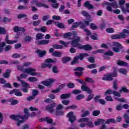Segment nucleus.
Wrapping results in <instances>:
<instances>
[{
	"instance_id": "17",
	"label": "nucleus",
	"mask_w": 129,
	"mask_h": 129,
	"mask_svg": "<svg viewBox=\"0 0 129 129\" xmlns=\"http://www.w3.org/2000/svg\"><path fill=\"white\" fill-rule=\"evenodd\" d=\"M116 62H117V65H118L119 66H125V67L128 66V63L125 61H123L120 60H118L116 61Z\"/></svg>"
},
{
	"instance_id": "64",
	"label": "nucleus",
	"mask_w": 129,
	"mask_h": 129,
	"mask_svg": "<svg viewBox=\"0 0 129 129\" xmlns=\"http://www.w3.org/2000/svg\"><path fill=\"white\" fill-rule=\"evenodd\" d=\"M52 72H53V73H55L57 74L59 72V71H58V68H57V66H53L52 68Z\"/></svg>"
},
{
	"instance_id": "62",
	"label": "nucleus",
	"mask_w": 129,
	"mask_h": 129,
	"mask_svg": "<svg viewBox=\"0 0 129 129\" xmlns=\"http://www.w3.org/2000/svg\"><path fill=\"white\" fill-rule=\"evenodd\" d=\"M40 31L42 32V33H45L47 31V27L46 26H42L41 28H39Z\"/></svg>"
},
{
	"instance_id": "45",
	"label": "nucleus",
	"mask_w": 129,
	"mask_h": 129,
	"mask_svg": "<svg viewBox=\"0 0 129 129\" xmlns=\"http://www.w3.org/2000/svg\"><path fill=\"white\" fill-rule=\"evenodd\" d=\"M82 15H83L84 17H86V18H90V15H89L88 13L85 11H82Z\"/></svg>"
},
{
	"instance_id": "10",
	"label": "nucleus",
	"mask_w": 129,
	"mask_h": 129,
	"mask_svg": "<svg viewBox=\"0 0 129 129\" xmlns=\"http://www.w3.org/2000/svg\"><path fill=\"white\" fill-rule=\"evenodd\" d=\"M17 68L18 70H19V71H22L23 72V73H30L31 71H35L34 70H33L32 69H25L23 68V67L17 66Z\"/></svg>"
},
{
	"instance_id": "50",
	"label": "nucleus",
	"mask_w": 129,
	"mask_h": 129,
	"mask_svg": "<svg viewBox=\"0 0 129 129\" xmlns=\"http://www.w3.org/2000/svg\"><path fill=\"white\" fill-rule=\"evenodd\" d=\"M68 88H74L75 87V84L73 83L70 82L67 84Z\"/></svg>"
},
{
	"instance_id": "63",
	"label": "nucleus",
	"mask_w": 129,
	"mask_h": 129,
	"mask_svg": "<svg viewBox=\"0 0 129 129\" xmlns=\"http://www.w3.org/2000/svg\"><path fill=\"white\" fill-rule=\"evenodd\" d=\"M56 115H64V111H61L60 110L56 111Z\"/></svg>"
},
{
	"instance_id": "26",
	"label": "nucleus",
	"mask_w": 129,
	"mask_h": 129,
	"mask_svg": "<svg viewBox=\"0 0 129 129\" xmlns=\"http://www.w3.org/2000/svg\"><path fill=\"white\" fill-rule=\"evenodd\" d=\"M102 80H104L105 81H111V80H113V78H112V77H111L109 74L108 76L103 77L102 78Z\"/></svg>"
},
{
	"instance_id": "41",
	"label": "nucleus",
	"mask_w": 129,
	"mask_h": 129,
	"mask_svg": "<svg viewBox=\"0 0 129 129\" xmlns=\"http://www.w3.org/2000/svg\"><path fill=\"white\" fill-rule=\"evenodd\" d=\"M9 101H11V105H16L19 103V100H13V99H10Z\"/></svg>"
},
{
	"instance_id": "58",
	"label": "nucleus",
	"mask_w": 129,
	"mask_h": 129,
	"mask_svg": "<svg viewBox=\"0 0 129 129\" xmlns=\"http://www.w3.org/2000/svg\"><path fill=\"white\" fill-rule=\"evenodd\" d=\"M88 62H90V63H94L95 62V59L94 57L92 56H90L88 59Z\"/></svg>"
},
{
	"instance_id": "24",
	"label": "nucleus",
	"mask_w": 129,
	"mask_h": 129,
	"mask_svg": "<svg viewBox=\"0 0 129 129\" xmlns=\"http://www.w3.org/2000/svg\"><path fill=\"white\" fill-rule=\"evenodd\" d=\"M116 123V120L113 118L108 119L106 121H104V123L109 124V123Z\"/></svg>"
},
{
	"instance_id": "2",
	"label": "nucleus",
	"mask_w": 129,
	"mask_h": 129,
	"mask_svg": "<svg viewBox=\"0 0 129 129\" xmlns=\"http://www.w3.org/2000/svg\"><path fill=\"white\" fill-rule=\"evenodd\" d=\"M28 117H29L27 114L25 115L13 114L10 116L11 119H13V120L16 121V124L18 126H20L22 123H24L26 121V119H28Z\"/></svg>"
},
{
	"instance_id": "61",
	"label": "nucleus",
	"mask_w": 129,
	"mask_h": 129,
	"mask_svg": "<svg viewBox=\"0 0 129 129\" xmlns=\"http://www.w3.org/2000/svg\"><path fill=\"white\" fill-rule=\"evenodd\" d=\"M82 91L81 90H74L72 92V93H73V94H79L80 93H81Z\"/></svg>"
},
{
	"instance_id": "59",
	"label": "nucleus",
	"mask_w": 129,
	"mask_h": 129,
	"mask_svg": "<svg viewBox=\"0 0 129 129\" xmlns=\"http://www.w3.org/2000/svg\"><path fill=\"white\" fill-rule=\"evenodd\" d=\"M111 39L113 40H116V39H120V35L119 34H116L111 36Z\"/></svg>"
},
{
	"instance_id": "20",
	"label": "nucleus",
	"mask_w": 129,
	"mask_h": 129,
	"mask_svg": "<svg viewBox=\"0 0 129 129\" xmlns=\"http://www.w3.org/2000/svg\"><path fill=\"white\" fill-rule=\"evenodd\" d=\"M70 97H71V93L62 94L60 95L61 99H67V98H70Z\"/></svg>"
},
{
	"instance_id": "36",
	"label": "nucleus",
	"mask_w": 129,
	"mask_h": 129,
	"mask_svg": "<svg viewBox=\"0 0 129 129\" xmlns=\"http://www.w3.org/2000/svg\"><path fill=\"white\" fill-rule=\"evenodd\" d=\"M86 82L88 83H95V81L91 78L87 77L85 78Z\"/></svg>"
},
{
	"instance_id": "37",
	"label": "nucleus",
	"mask_w": 129,
	"mask_h": 129,
	"mask_svg": "<svg viewBox=\"0 0 129 129\" xmlns=\"http://www.w3.org/2000/svg\"><path fill=\"white\" fill-rule=\"evenodd\" d=\"M2 40L0 38V53L4 51V47L6 46V42H1Z\"/></svg>"
},
{
	"instance_id": "22",
	"label": "nucleus",
	"mask_w": 129,
	"mask_h": 129,
	"mask_svg": "<svg viewBox=\"0 0 129 129\" xmlns=\"http://www.w3.org/2000/svg\"><path fill=\"white\" fill-rule=\"evenodd\" d=\"M50 43L49 40H42L38 42L37 45H48V43Z\"/></svg>"
},
{
	"instance_id": "60",
	"label": "nucleus",
	"mask_w": 129,
	"mask_h": 129,
	"mask_svg": "<svg viewBox=\"0 0 129 129\" xmlns=\"http://www.w3.org/2000/svg\"><path fill=\"white\" fill-rule=\"evenodd\" d=\"M106 31L109 34H111L114 32V29H113V28H107L106 29Z\"/></svg>"
},
{
	"instance_id": "18",
	"label": "nucleus",
	"mask_w": 129,
	"mask_h": 129,
	"mask_svg": "<svg viewBox=\"0 0 129 129\" xmlns=\"http://www.w3.org/2000/svg\"><path fill=\"white\" fill-rule=\"evenodd\" d=\"M84 7L85 8H87L88 10H91L94 8L93 5L92 4H90V2L89 1H86L84 4Z\"/></svg>"
},
{
	"instance_id": "15",
	"label": "nucleus",
	"mask_w": 129,
	"mask_h": 129,
	"mask_svg": "<svg viewBox=\"0 0 129 129\" xmlns=\"http://www.w3.org/2000/svg\"><path fill=\"white\" fill-rule=\"evenodd\" d=\"M36 53L37 54H38V57L40 58H43L44 56L46 55V54H47V52L45 51V50L42 51L40 49L37 50L36 51Z\"/></svg>"
},
{
	"instance_id": "32",
	"label": "nucleus",
	"mask_w": 129,
	"mask_h": 129,
	"mask_svg": "<svg viewBox=\"0 0 129 129\" xmlns=\"http://www.w3.org/2000/svg\"><path fill=\"white\" fill-rule=\"evenodd\" d=\"M92 93H88L89 95L88 96L86 101H90V100L93 99V97H94V94H92Z\"/></svg>"
},
{
	"instance_id": "54",
	"label": "nucleus",
	"mask_w": 129,
	"mask_h": 129,
	"mask_svg": "<svg viewBox=\"0 0 129 129\" xmlns=\"http://www.w3.org/2000/svg\"><path fill=\"white\" fill-rule=\"evenodd\" d=\"M92 113L94 116H98V115H99V114H100V111L94 110L93 111Z\"/></svg>"
},
{
	"instance_id": "11",
	"label": "nucleus",
	"mask_w": 129,
	"mask_h": 129,
	"mask_svg": "<svg viewBox=\"0 0 129 129\" xmlns=\"http://www.w3.org/2000/svg\"><path fill=\"white\" fill-rule=\"evenodd\" d=\"M15 94V95L16 96H22L23 94L22 92H20V90L18 89H14L12 90L10 92L9 94Z\"/></svg>"
},
{
	"instance_id": "38",
	"label": "nucleus",
	"mask_w": 129,
	"mask_h": 129,
	"mask_svg": "<svg viewBox=\"0 0 129 129\" xmlns=\"http://www.w3.org/2000/svg\"><path fill=\"white\" fill-rule=\"evenodd\" d=\"M84 68L81 67H77L74 69V71H78L79 72H83L82 71H84Z\"/></svg>"
},
{
	"instance_id": "21",
	"label": "nucleus",
	"mask_w": 129,
	"mask_h": 129,
	"mask_svg": "<svg viewBox=\"0 0 129 129\" xmlns=\"http://www.w3.org/2000/svg\"><path fill=\"white\" fill-rule=\"evenodd\" d=\"M17 79L21 83L23 87H29L30 85L29 84L27 83L25 81H23V80H21V78L19 77H17Z\"/></svg>"
},
{
	"instance_id": "31",
	"label": "nucleus",
	"mask_w": 129,
	"mask_h": 129,
	"mask_svg": "<svg viewBox=\"0 0 129 129\" xmlns=\"http://www.w3.org/2000/svg\"><path fill=\"white\" fill-rule=\"evenodd\" d=\"M56 26V27H58V28H59V29H63L64 28V24L59 22H55V24Z\"/></svg>"
},
{
	"instance_id": "28",
	"label": "nucleus",
	"mask_w": 129,
	"mask_h": 129,
	"mask_svg": "<svg viewBox=\"0 0 129 129\" xmlns=\"http://www.w3.org/2000/svg\"><path fill=\"white\" fill-rule=\"evenodd\" d=\"M28 69H32L33 70H34V71H31L30 72V73H26L27 74H30V75H31L32 76H36V75H37L36 73H34V72H36V69H33L32 68H28Z\"/></svg>"
},
{
	"instance_id": "57",
	"label": "nucleus",
	"mask_w": 129,
	"mask_h": 129,
	"mask_svg": "<svg viewBox=\"0 0 129 129\" xmlns=\"http://www.w3.org/2000/svg\"><path fill=\"white\" fill-rule=\"evenodd\" d=\"M88 120H89L88 118H82L79 120L78 122H85V121H88Z\"/></svg>"
},
{
	"instance_id": "40",
	"label": "nucleus",
	"mask_w": 129,
	"mask_h": 129,
	"mask_svg": "<svg viewBox=\"0 0 129 129\" xmlns=\"http://www.w3.org/2000/svg\"><path fill=\"white\" fill-rule=\"evenodd\" d=\"M86 67H87V68H88L89 69H94V68H96L97 66L95 63H92V64L87 66Z\"/></svg>"
},
{
	"instance_id": "35",
	"label": "nucleus",
	"mask_w": 129,
	"mask_h": 129,
	"mask_svg": "<svg viewBox=\"0 0 129 129\" xmlns=\"http://www.w3.org/2000/svg\"><path fill=\"white\" fill-rule=\"evenodd\" d=\"M100 123H104V120L103 119H99L98 121H95V125H100Z\"/></svg>"
},
{
	"instance_id": "5",
	"label": "nucleus",
	"mask_w": 129,
	"mask_h": 129,
	"mask_svg": "<svg viewBox=\"0 0 129 129\" xmlns=\"http://www.w3.org/2000/svg\"><path fill=\"white\" fill-rule=\"evenodd\" d=\"M112 50L115 53H119L120 52V49H123V46L120 44V43L117 42H114L112 43Z\"/></svg>"
},
{
	"instance_id": "25",
	"label": "nucleus",
	"mask_w": 129,
	"mask_h": 129,
	"mask_svg": "<svg viewBox=\"0 0 129 129\" xmlns=\"http://www.w3.org/2000/svg\"><path fill=\"white\" fill-rule=\"evenodd\" d=\"M52 56H54V57H57L58 58H60L61 56H62V52L60 51H54L52 53Z\"/></svg>"
},
{
	"instance_id": "51",
	"label": "nucleus",
	"mask_w": 129,
	"mask_h": 129,
	"mask_svg": "<svg viewBox=\"0 0 129 129\" xmlns=\"http://www.w3.org/2000/svg\"><path fill=\"white\" fill-rule=\"evenodd\" d=\"M12 58H14L15 59H16L17 58H21V57H22V55L19 53H14L12 55Z\"/></svg>"
},
{
	"instance_id": "53",
	"label": "nucleus",
	"mask_w": 129,
	"mask_h": 129,
	"mask_svg": "<svg viewBox=\"0 0 129 129\" xmlns=\"http://www.w3.org/2000/svg\"><path fill=\"white\" fill-rule=\"evenodd\" d=\"M72 36V33L71 32H68L64 34L63 37L65 39L67 38H70Z\"/></svg>"
},
{
	"instance_id": "19",
	"label": "nucleus",
	"mask_w": 129,
	"mask_h": 129,
	"mask_svg": "<svg viewBox=\"0 0 129 129\" xmlns=\"http://www.w3.org/2000/svg\"><path fill=\"white\" fill-rule=\"evenodd\" d=\"M14 31L16 33H18V32H26V29L23 27L15 26L14 27Z\"/></svg>"
},
{
	"instance_id": "47",
	"label": "nucleus",
	"mask_w": 129,
	"mask_h": 129,
	"mask_svg": "<svg viewBox=\"0 0 129 129\" xmlns=\"http://www.w3.org/2000/svg\"><path fill=\"white\" fill-rule=\"evenodd\" d=\"M52 47L54 49H63V46L59 44H54Z\"/></svg>"
},
{
	"instance_id": "8",
	"label": "nucleus",
	"mask_w": 129,
	"mask_h": 129,
	"mask_svg": "<svg viewBox=\"0 0 129 129\" xmlns=\"http://www.w3.org/2000/svg\"><path fill=\"white\" fill-rule=\"evenodd\" d=\"M123 118L125 119L124 121L127 124H123L122 126L124 128H127L129 126V114L126 113H124L123 114Z\"/></svg>"
},
{
	"instance_id": "4",
	"label": "nucleus",
	"mask_w": 129,
	"mask_h": 129,
	"mask_svg": "<svg viewBox=\"0 0 129 129\" xmlns=\"http://www.w3.org/2000/svg\"><path fill=\"white\" fill-rule=\"evenodd\" d=\"M88 53H80L79 55H76L74 59L71 62L72 65H74V64H76V63H78V60H81L82 61L83 59H84V57H88Z\"/></svg>"
},
{
	"instance_id": "30",
	"label": "nucleus",
	"mask_w": 129,
	"mask_h": 129,
	"mask_svg": "<svg viewBox=\"0 0 129 129\" xmlns=\"http://www.w3.org/2000/svg\"><path fill=\"white\" fill-rule=\"evenodd\" d=\"M69 61H71V58L69 57H62V61L63 64H66L67 62H69Z\"/></svg>"
},
{
	"instance_id": "48",
	"label": "nucleus",
	"mask_w": 129,
	"mask_h": 129,
	"mask_svg": "<svg viewBox=\"0 0 129 129\" xmlns=\"http://www.w3.org/2000/svg\"><path fill=\"white\" fill-rule=\"evenodd\" d=\"M104 55L106 56H113L114 53L111 51H108L107 52H104Z\"/></svg>"
},
{
	"instance_id": "43",
	"label": "nucleus",
	"mask_w": 129,
	"mask_h": 129,
	"mask_svg": "<svg viewBox=\"0 0 129 129\" xmlns=\"http://www.w3.org/2000/svg\"><path fill=\"white\" fill-rule=\"evenodd\" d=\"M28 80L30 82H35V81H38V78L34 77H30L28 78Z\"/></svg>"
},
{
	"instance_id": "55",
	"label": "nucleus",
	"mask_w": 129,
	"mask_h": 129,
	"mask_svg": "<svg viewBox=\"0 0 129 129\" xmlns=\"http://www.w3.org/2000/svg\"><path fill=\"white\" fill-rule=\"evenodd\" d=\"M114 90H107L105 93L104 95L105 96H107V94H113V92Z\"/></svg>"
},
{
	"instance_id": "1",
	"label": "nucleus",
	"mask_w": 129,
	"mask_h": 129,
	"mask_svg": "<svg viewBox=\"0 0 129 129\" xmlns=\"http://www.w3.org/2000/svg\"><path fill=\"white\" fill-rule=\"evenodd\" d=\"M74 38L75 39L70 41L72 47L78 48V49H81L82 50H85V51H89L92 49V47L89 45V44H86L85 45L80 44L79 43V42H80V37L75 36Z\"/></svg>"
},
{
	"instance_id": "16",
	"label": "nucleus",
	"mask_w": 129,
	"mask_h": 129,
	"mask_svg": "<svg viewBox=\"0 0 129 129\" xmlns=\"http://www.w3.org/2000/svg\"><path fill=\"white\" fill-rule=\"evenodd\" d=\"M125 34H129V31L127 29H123L122 30V32H121V33H120V39L121 38H122L123 39H124V38H125V37H126V35H125Z\"/></svg>"
},
{
	"instance_id": "9",
	"label": "nucleus",
	"mask_w": 129,
	"mask_h": 129,
	"mask_svg": "<svg viewBox=\"0 0 129 129\" xmlns=\"http://www.w3.org/2000/svg\"><path fill=\"white\" fill-rule=\"evenodd\" d=\"M119 6H120V9L123 14H126V12H128V10H125V7L123 6V5L125 4V0H119L118 2Z\"/></svg>"
},
{
	"instance_id": "34",
	"label": "nucleus",
	"mask_w": 129,
	"mask_h": 129,
	"mask_svg": "<svg viewBox=\"0 0 129 129\" xmlns=\"http://www.w3.org/2000/svg\"><path fill=\"white\" fill-rule=\"evenodd\" d=\"M125 92V93H128L129 90L127 89L125 86H123L122 87L121 89H120L119 91V93H120L121 92Z\"/></svg>"
},
{
	"instance_id": "14",
	"label": "nucleus",
	"mask_w": 129,
	"mask_h": 129,
	"mask_svg": "<svg viewBox=\"0 0 129 129\" xmlns=\"http://www.w3.org/2000/svg\"><path fill=\"white\" fill-rule=\"evenodd\" d=\"M81 88L83 91H86L87 93H92V90L85 85H82Z\"/></svg>"
},
{
	"instance_id": "46",
	"label": "nucleus",
	"mask_w": 129,
	"mask_h": 129,
	"mask_svg": "<svg viewBox=\"0 0 129 129\" xmlns=\"http://www.w3.org/2000/svg\"><path fill=\"white\" fill-rule=\"evenodd\" d=\"M90 112L88 110L85 111L83 114L81 115L82 117H85L86 116H87L88 115H90Z\"/></svg>"
},
{
	"instance_id": "23",
	"label": "nucleus",
	"mask_w": 129,
	"mask_h": 129,
	"mask_svg": "<svg viewBox=\"0 0 129 129\" xmlns=\"http://www.w3.org/2000/svg\"><path fill=\"white\" fill-rule=\"evenodd\" d=\"M11 70L7 69L6 72L3 74V77L4 78H10L11 76Z\"/></svg>"
},
{
	"instance_id": "49",
	"label": "nucleus",
	"mask_w": 129,
	"mask_h": 129,
	"mask_svg": "<svg viewBox=\"0 0 129 129\" xmlns=\"http://www.w3.org/2000/svg\"><path fill=\"white\" fill-rule=\"evenodd\" d=\"M7 33V30L5 28L0 27V35H5Z\"/></svg>"
},
{
	"instance_id": "42",
	"label": "nucleus",
	"mask_w": 129,
	"mask_h": 129,
	"mask_svg": "<svg viewBox=\"0 0 129 129\" xmlns=\"http://www.w3.org/2000/svg\"><path fill=\"white\" fill-rule=\"evenodd\" d=\"M113 88L114 90H117L118 87L117 86V80H115L113 83Z\"/></svg>"
},
{
	"instance_id": "6",
	"label": "nucleus",
	"mask_w": 129,
	"mask_h": 129,
	"mask_svg": "<svg viewBox=\"0 0 129 129\" xmlns=\"http://www.w3.org/2000/svg\"><path fill=\"white\" fill-rule=\"evenodd\" d=\"M67 117H68L69 121H70L72 124L74 123L76 120V116L74 115L73 111L69 112L67 115Z\"/></svg>"
},
{
	"instance_id": "56",
	"label": "nucleus",
	"mask_w": 129,
	"mask_h": 129,
	"mask_svg": "<svg viewBox=\"0 0 129 129\" xmlns=\"http://www.w3.org/2000/svg\"><path fill=\"white\" fill-rule=\"evenodd\" d=\"M28 15L26 14H20L17 16L18 19H23V18H27Z\"/></svg>"
},
{
	"instance_id": "27",
	"label": "nucleus",
	"mask_w": 129,
	"mask_h": 129,
	"mask_svg": "<svg viewBox=\"0 0 129 129\" xmlns=\"http://www.w3.org/2000/svg\"><path fill=\"white\" fill-rule=\"evenodd\" d=\"M82 24V22H75L73 23L72 28L73 29H77V28H78L79 25H81Z\"/></svg>"
},
{
	"instance_id": "39",
	"label": "nucleus",
	"mask_w": 129,
	"mask_h": 129,
	"mask_svg": "<svg viewBox=\"0 0 129 129\" xmlns=\"http://www.w3.org/2000/svg\"><path fill=\"white\" fill-rule=\"evenodd\" d=\"M119 73L121 74H123L124 75H126V73H127V71L124 69L120 68L119 69Z\"/></svg>"
},
{
	"instance_id": "33",
	"label": "nucleus",
	"mask_w": 129,
	"mask_h": 129,
	"mask_svg": "<svg viewBox=\"0 0 129 129\" xmlns=\"http://www.w3.org/2000/svg\"><path fill=\"white\" fill-rule=\"evenodd\" d=\"M36 40H42L44 38V34L43 33H39L36 34Z\"/></svg>"
},
{
	"instance_id": "3",
	"label": "nucleus",
	"mask_w": 129,
	"mask_h": 129,
	"mask_svg": "<svg viewBox=\"0 0 129 129\" xmlns=\"http://www.w3.org/2000/svg\"><path fill=\"white\" fill-rule=\"evenodd\" d=\"M57 62V58H47L45 60V63L41 65L42 68H52V63H56Z\"/></svg>"
},
{
	"instance_id": "29",
	"label": "nucleus",
	"mask_w": 129,
	"mask_h": 129,
	"mask_svg": "<svg viewBox=\"0 0 129 129\" xmlns=\"http://www.w3.org/2000/svg\"><path fill=\"white\" fill-rule=\"evenodd\" d=\"M45 122L49 124H52V123H53V119L49 116L45 117Z\"/></svg>"
},
{
	"instance_id": "52",
	"label": "nucleus",
	"mask_w": 129,
	"mask_h": 129,
	"mask_svg": "<svg viewBox=\"0 0 129 129\" xmlns=\"http://www.w3.org/2000/svg\"><path fill=\"white\" fill-rule=\"evenodd\" d=\"M78 106L75 105H72L71 106H70L67 108H66V109H76L77 108Z\"/></svg>"
},
{
	"instance_id": "13",
	"label": "nucleus",
	"mask_w": 129,
	"mask_h": 129,
	"mask_svg": "<svg viewBox=\"0 0 129 129\" xmlns=\"http://www.w3.org/2000/svg\"><path fill=\"white\" fill-rule=\"evenodd\" d=\"M54 81H55V80L50 78L49 80L43 81L42 84L43 85H45V86H49L51 85V84L53 83Z\"/></svg>"
},
{
	"instance_id": "12",
	"label": "nucleus",
	"mask_w": 129,
	"mask_h": 129,
	"mask_svg": "<svg viewBox=\"0 0 129 129\" xmlns=\"http://www.w3.org/2000/svg\"><path fill=\"white\" fill-rule=\"evenodd\" d=\"M56 106V103H53L51 105H48L46 106L45 110L48 112H53L54 111V107Z\"/></svg>"
},
{
	"instance_id": "44",
	"label": "nucleus",
	"mask_w": 129,
	"mask_h": 129,
	"mask_svg": "<svg viewBox=\"0 0 129 129\" xmlns=\"http://www.w3.org/2000/svg\"><path fill=\"white\" fill-rule=\"evenodd\" d=\"M41 22L42 21H41V20H38L36 21H33L32 22V25L33 26H39V25L41 24Z\"/></svg>"
},
{
	"instance_id": "7",
	"label": "nucleus",
	"mask_w": 129,
	"mask_h": 129,
	"mask_svg": "<svg viewBox=\"0 0 129 129\" xmlns=\"http://www.w3.org/2000/svg\"><path fill=\"white\" fill-rule=\"evenodd\" d=\"M31 4H32V5H35L38 8H45V9H49V6L45 4L40 3L37 0H33L31 2Z\"/></svg>"
}]
</instances>
